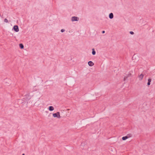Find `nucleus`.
<instances>
[{"instance_id":"f257e3e1","label":"nucleus","mask_w":155,"mask_h":155,"mask_svg":"<svg viewBox=\"0 0 155 155\" xmlns=\"http://www.w3.org/2000/svg\"><path fill=\"white\" fill-rule=\"evenodd\" d=\"M53 117H57L58 118H61V116L60 114V112H58L56 113L53 114Z\"/></svg>"},{"instance_id":"f03ea898","label":"nucleus","mask_w":155,"mask_h":155,"mask_svg":"<svg viewBox=\"0 0 155 155\" xmlns=\"http://www.w3.org/2000/svg\"><path fill=\"white\" fill-rule=\"evenodd\" d=\"M79 20V18L77 17L73 16L71 18V21L73 22L74 21H78Z\"/></svg>"},{"instance_id":"7ed1b4c3","label":"nucleus","mask_w":155,"mask_h":155,"mask_svg":"<svg viewBox=\"0 0 155 155\" xmlns=\"http://www.w3.org/2000/svg\"><path fill=\"white\" fill-rule=\"evenodd\" d=\"M13 29L15 31L18 32L19 31V28L17 25H15L13 27Z\"/></svg>"},{"instance_id":"20e7f679","label":"nucleus","mask_w":155,"mask_h":155,"mask_svg":"<svg viewBox=\"0 0 155 155\" xmlns=\"http://www.w3.org/2000/svg\"><path fill=\"white\" fill-rule=\"evenodd\" d=\"M88 64V65L90 66H92L94 65V63L91 61H89Z\"/></svg>"},{"instance_id":"39448f33","label":"nucleus","mask_w":155,"mask_h":155,"mask_svg":"<svg viewBox=\"0 0 155 155\" xmlns=\"http://www.w3.org/2000/svg\"><path fill=\"white\" fill-rule=\"evenodd\" d=\"M143 77V75L141 74L139 76V78L140 80H141Z\"/></svg>"},{"instance_id":"423d86ee","label":"nucleus","mask_w":155,"mask_h":155,"mask_svg":"<svg viewBox=\"0 0 155 155\" xmlns=\"http://www.w3.org/2000/svg\"><path fill=\"white\" fill-rule=\"evenodd\" d=\"M114 17V15L113 13H111L109 15V18L110 19H112Z\"/></svg>"},{"instance_id":"0eeeda50","label":"nucleus","mask_w":155,"mask_h":155,"mask_svg":"<svg viewBox=\"0 0 155 155\" xmlns=\"http://www.w3.org/2000/svg\"><path fill=\"white\" fill-rule=\"evenodd\" d=\"M48 109L50 111H51L53 110L54 108L53 106H50L49 107Z\"/></svg>"},{"instance_id":"6e6552de","label":"nucleus","mask_w":155,"mask_h":155,"mask_svg":"<svg viewBox=\"0 0 155 155\" xmlns=\"http://www.w3.org/2000/svg\"><path fill=\"white\" fill-rule=\"evenodd\" d=\"M128 138V137H127L126 136H124L122 137V139L123 140H126V139Z\"/></svg>"},{"instance_id":"1a4fd4ad","label":"nucleus","mask_w":155,"mask_h":155,"mask_svg":"<svg viewBox=\"0 0 155 155\" xmlns=\"http://www.w3.org/2000/svg\"><path fill=\"white\" fill-rule=\"evenodd\" d=\"M148 82L147 84V85H150V82L151 81V80L150 79H150H148Z\"/></svg>"},{"instance_id":"9d476101","label":"nucleus","mask_w":155,"mask_h":155,"mask_svg":"<svg viewBox=\"0 0 155 155\" xmlns=\"http://www.w3.org/2000/svg\"><path fill=\"white\" fill-rule=\"evenodd\" d=\"M92 50V54L93 55H94L96 54V52L95 51L94 49L93 48Z\"/></svg>"},{"instance_id":"9b49d317","label":"nucleus","mask_w":155,"mask_h":155,"mask_svg":"<svg viewBox=\"0 0 155 155\" xmlns=\"http://www.w3.org/2000/svg\"><path fill=\"white\" fill-rule=\"evenodd\" d=\"M19 47L21 49H23L24 48V46L22 44H19Z\"/></svg>"},{"instance_id":"f8f14e48","label":"nucleus","mask_w":155,"mask_h":155,"mask_svg":"<svg viewBox=\"0 0 155 155\" xmlns=\"http://www.w3.org/2000/svg\"><path fill=\"white\" fill-rule=\"evenodd\" d=\"M126 136L127 137H128V138H130V137H132V135L131 134H127V136Z\"/></svg>"},{"instance_id":"ddd939ff","label":"nucleus","mask_w":155,"mask_h":155,"mask_svg":"<svg viewBox=\"0 0 155 155\" xmlns=\"http://www.w3.org/2000/svg\"><path fill=\"white\" fill-rule=\"evenodd\" d=\"M4 21L6 23L8 22V21L6 18L4 20Z\"/></svg>"},{"instance_id":"4468645a","label":"nucleus","mask_w":155,"mask_h":155,"mask_svg":"<svg viewBox=\"0 0 155 155\" xmlns=\"http://www.w3.org/2000/svg\"><path fill=\"white\" fill-rule=\"evenodd\" d=\"M130 33L131 35H134V32L132 31H130Z\"/></svg>"},{"instance_id":"2eb2a0df","label":"nucleus","mask_w":155,"mask_h":155,"mask_svg":"<svg viewBox=\"0 0 155 155\" xmlns=\"http://www.w3.org/2000/svg\"><path fill=\"white\" fill-rule=\"evenodd\" d=\"M65 31V30L64 29H62L61 30V32H64Z\"/></svg>"},{"instance_id":"dca6fc26","label":"nucleus","mask_w":155,"mask_h":155,"mask_svg":"<svg viewBox=\"0 0 155 155\" xmlns=\"http://www.w3.org/2000/svg\"><path fill=\"white\" fill-rule=\"evenodd\" d=\"M105 33V31H102V33Z\"/></svg>"},{"instance_id":"f3484780","label":"nucleus","mask_w":155,"mask_h":155,"mask_svg":"<svg viewBox=\"0 0 155 155\" xmlns=\"http://www.w3.org/2000/svg\"><path fill=\"white\" fill-rule=\"evenodd\" d=\"M22 155H25V154L23 153V154H22Z\"/></svg>"},{"instance_id":"a211bd4d","label":"nucleus","mask_w":155,"mask_h":155,"mask_svg":"<svg viewBox=\"0 0 155 155\" xmlns=\"http://www.w3.org/2000/svg\"><path fill=\"white\" fill-rule=\"evenodd\" d=\"M135 57V56H134L133 58Z\"/></svg>"}]
</instances>
